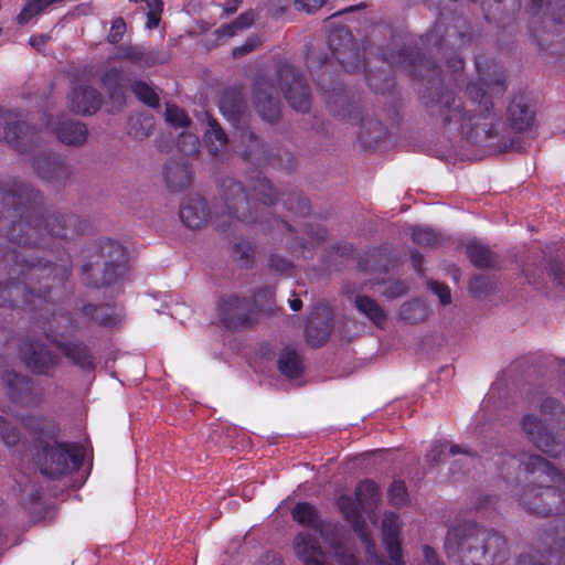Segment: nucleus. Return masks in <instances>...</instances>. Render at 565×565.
<instances>
[{
  "mask_svg": "<svg viewBox=\"0 0 565 565\" xmlns=\"http://www.w3.org/2000/svg\"><path fill=\"white\" fill-rule=\"evenodd\" d=\"M467 98L456 97L452 93H443L428 106L431 114L438 115L449 131H456L476 141L493 136L494 116L492 103L478 84H470Z\"/></svg>",
  "mask_w": 565,
  "mask_h": 565,
  "instance_id": "1",
  "label": "nucleus"
},
{
  "mask_svg": "<svg viewBox=\"0 0 565 565\" xmlns=\"http://www.w3.org/2000/svg\"><path fill=\"white\" fill-rule=\"evenodd\" d=\"M526 486L516 493L530 513L550 515L565 512V475L540 456H529L524 462Z\"/></svg>",
  "mask_w": 565,
  "mask_h": 565,
  "instance_id": "2",
  "label": "nucleus"
},
{
  "mask_svg": "<svg viewBox=\"0 0 565 565\" xmlns=\"http://www.w3.org/2000/svg\"><path fill=\"white\" fill-rule=\"evenodd\" d=\"M447 554L460 565H493L507 555L505 539L472 523L451 529L446 537Z\"/></svg>",
  "mask_w": 565,
  "mask_h": 565,
  "instance_id": "3",
  "label": "nucleus"
},
{
  "mask_svg": "<svg viewBox=\"0 0 565 565\" xmlns=\"http://www.w3.org/2000/svg\"><path fill=\"white\" fill-rule=\"evenodd\" d=\"M222 195L228 210L226 216L220 210L213 215L209 213L207 203L202 198L189 199L180 209V218L190 228L196 230L204 226L211 220L216 226L224 227L230 224V214H236L237 217L247 221L252 220V202L245 194L242 184L235 180L227 179L223 181Z\"/></svg>",
  "mask_w": 565,
  "mask_h": 565,
  "instance_id": "4",
  "label": "nucleus"
},
{
  "mask_svg": "<svg viewBox=\"0 0 565 565\" xmlns=\"http://www.w3.org/2000/svg\"><path fill=\"white\" fill-rule=\"evenodd\" d=\"M76 218L61 214L49 215L44 221L33 218L29 214L20 221L13 220L9 237L14 243L24 246H38L42 244L45 234L55 237H68L74 232Z\"/></svg>",
  "mask_w": 565,
  "mask_h": 565,
  "instance_id": "5",
  "label": "nucleus"
},
{
  "mask_svg": "<svg viewBox=\"0 0 565 565\" xmlns=\"http://www.w3.org/2000/svg\"><path fill=\"white\" fill-rule=\"evenodd\" d=\"M35 460L42 475L52 479L67 475L81 463L75 447L55 440L42 441L36 451Z\"/></svg>",
  "mask_w": 565,
  "mask_h": 565,
  "instance_id": "6",
  "label": "nucleus"
},
{
  "mask_svg": "<svg viewBox=\"0 0 565 565\" xmlns=\"http://www.w3.org/2000/svg\"><path fill=\"white\" fill-rule=\"evenodd\" d=\"M278 83L292 108L302 113L310 109L309 87L295 67L290 65L280 66Z\"/></svg>",
  "mask_w": 565,
  "mask_h": 565,
  "instance_id": "7",
  "label": "nucleus"
},
{
  "mask_svg": "<svg viewBox=\"0 0 565 565\" xmlns=\"http://www.w3.org/2000/svg\"><path fill=\"white\" fill-rule=\"evenodd\" d=\"M0 128L3 130L0 138L20 151H24L35 137L34 129L12 111H0Z\"/></svg>",
  "mask_w": 565,
  "mask_h": 565,
  "instance_id": "8",
  "label": "nucleus"
},
{
  "mask_svg": "<svg viewBox=\"0 0 565 565\" xmlns=\"http://www.w3.org/2000/svg\"><path fill=\"white\" fill-rule=\"evenodd\" d=\"M72 327V320L68 316H60L53 319V329L49 337L57 343L62 352L75 364L86 367L90 365V355L85 345L74 342H60L56 337H64Z\"/></svg>",
  "mask_w": 565,
  "mask_h": 565,
  "instance_id": "9",
  "label": "nucleus"
},
{
  "mask_svg": "<svg viewBox=\"0 0 565 565\" xmlns=\"http://www.w3.org/2000/svg\"><path fill=\"white\" fill-rule=\"evenodd\" d=\"M254 105L259 115L268 120L275 121L279 117V96L271 79L257 78L253 90Z\"/></svg>",
  "mask_w": 565,
  "mask_h": 565,
  "instance_id": "10",
  "label": "nucleus"
},
{
  "mask_svg": "<svg viewBox=\"0 0 565 565\" xmlns=\"http://www.w3.org/2000/svg\"><path fill=\"white\" fill-rule=\"evenodd\" d=\"M253 306L236 295L223 297L217 305L218 317L227 327H238L249 320Z\"/></svg>",
  "mask_w": 565,
  "mask_h": 565,
  "instance_id": "11",
  "label": "nucleus"
},
{
  "mask_svg": "<svg viewBox=\"0 0 565 565\" xmlns=\"http://www.w3.org/2000/svg\"><path fill=\"white\" fill-rule=\"evenodd\" d=\"M338 507L345 518V520L351 523L355 532L358 533L361 542L365 547V552L369 555V562H374L376 565H384L381 559L373 552V544L369 539V534L364 529V525L361 521V514L359 508L355 505L353 499L348 495H341L338 500Z\"/></svg>",
  "mask_w": 565,
  "mask_h": 565,
  "instance_id": "12",
  "label": "nucleus"
},
{
  "mask_svg": "<svg viewBox=\"0 0 565 565\" xmlns=\"http://www.w3.org/2000/svg\"><path fill=\"white\" fill-rule=\"evenodd\" d=\"M332 331V315L330 309L322 305L318 306L308 319L306 327L307 341L311 347L322 345Z\"/></svg>",
  "mask_w": 565,
  "mask_h": 565,
  "instance_id": "13",
  "label": "nucleus"
},
{
  "mask_svg": "<svg viewBox=\"0 0 565 565\" xmlns=\"http://www.w3.org/2000/svg\"><path fill=\"white\" fill-rule=\"evenodd\" d=\"M20 355L25 365L33 372L45 373L55 363L52 353L38 341L24 342L21 345Z\"/></svg>",
  "mask_w": 565,
  "mask_h": 565,
  "instance_id": "14",
  "label": "nucleus"
},
{
  "mask_svg": "<svg viewBox=\"0 0 565 565\" xmlns=\"http://www.w3.org/2000/svg\"><path fill=\"white\" fill-rule=\"evenodd\" d=\"M102 254L108 259L105 264L103 282L111 284L126 273V252L120 244L106 242L102 246Z\"/></svg>",
  "mask_w": 565,
  "mask_h": 565,
  "instance_id": "15",
  "label": "nucleus"
},
{
  "mask_svg": "<svg viewBox=\"0 0 565 565\" xmlns=\"http://www.w3.org/2000/svg\"><path fill=\"white\" fill-rule=\"evenodd\" d=\"M295 554L305 565H323V553L316 536L302 531L299 532L292 542Z\"/></svg>",
  "mask_w": 565,
  "mask_h": 565,
  "instance_id": "16",
  "label": "nucleus"
},
{
  "mask_svg": "<svg viewBox=\"0 0 565 565\" xmlns=\"http://www.w3.org/2000/svg\"><path fill=\"white\" fill-rule=\"evenodd\" d=\"M350 301L360 315L365 317L376 327H383L387 320L384 308L372 297L362 294L349 295Z\"/></svg>",
  "mask_w": 565,
  "mask_h": 565,
  "instance_id": "17",
  "label": "nucleus"
},
{
  "mask_svg": "<svg viewBox=\"0 0 565 565\" xmlns=\"http://www.w3.org/2000/svg\"><path fill=\"white\" fill-rule=\"evenodd\" d=\"M399 521L394 513H386L383 519L384 542L390 554L391 565H404L399 551Z\"/></svg>",
  "mask_w": 565,
  "mask_h": 565,
  "instance_id": "18",
  "label": "nucleus"
},
{
  "mask_svg": "<svg viewBox=\"0 0 565 565\" xmlns=\"http://www.w3.org/2000/svg\"><path fill=\"white\" fill-rule=\"evenodd\" d=\"M292 519L302 526L313 530L327 540V535L332 531L330 525H326L319 518L317 510L308 502H300L291 510Z\"/></svg>",
  "mask_w": 565,
  "mask_h": 565,
  "instance_id": "19",
  "label": "nucleus"
},
{
  "mask_svg": "<svg viewBox=\"0 0 565 565\" xmlns=\"http://www.w3.org/2000/svg\"><path fill=\"white\" fill-rule=\"evenodd\" d=\"M100 106L102 97L93 87H77L71 95V107L77 114H93L96 113Z\"/></svg>",
  "mask_w": 565,
  "mask_h": 565,
  "instance_id": "20",
  "label": "nucleus"
},
{
  "mask_svg": "<svg viewBox=\"0 0 565 565\" xmlns=\"http://www.w3.org/2000/svg\"><path fill=\"white\" fill-rule=\"evenodd\" d=\"M508 119L514 130L523 131L532 126L534 111L523 97H516L508 107Z\"/></svg>",
  "mask_w": 565,
  "mask_h": 565,
  "instance_id": "21",
  "label": "nucleus"
},
{
  "mask_svg": "<svg viewBox=\"0 0 565 565\" xmlns=\"http://www.w3.org/2000/svg\"><path fill=\"white\" fill-rule=\"evenodd\" d=\"M204 142L211 156L221 158L226 153L227 137L220 125L211 116H206Z\"/></svg>",
  "mask_w": 565,
  "mask_h": 565,
  "instance_id": "22",
  "label": "nucleus"
},
{
  "mask_svg": "<svg viewBox=\"0 0 565 565\" xmlns=\"http://www.w3.org/2000/svg\"><path fill=\"white\" fill-rule=\"evenodd\" d=\"M34 168L41 178L50 182L62 181L68 173L67 168L55 157L39 158Z\"/></svg>",
  "mask_w": 565,
  "mask_h": 565,
  "instance_id": "23",
  "label": "nucleus"
},
{
  "mask_svg": "<svg viewBox=\"0 0 565 565\" xmlns=\"http://www.w3.org/2000/svg\"><path fill=\"white\" fill-rule=\"evenodd\" d=\"M54 131L62 142L71 146H81L87 139L86 126L78 121H63Z\"/></svg>",
  "mask_w": 565,
  "mask_h": 565,
  "instance_id": "24",
  "label": "nucleus"
},
{
  "mask_svg": "<svg viewBox=\"0 0 565 565\" xmlns=\"http://www.w3.org/2000/svg\"><path fill=\"white\" fill-rule=\"evenodd\" d=\"M164 180L172 191H181L191 182V171L188 166L179 162H169L164 167Z\"/></svg>",
  "mask_w": 565,
  "mask_h": 565,
  "instance_id": "25",
  "label": "nucleus"
},
{
  "mask_svg": "<svg viewBox=\"0 0 565 565\" xmlns=\"http://www.w3.org/2000/svg\"><path fill=\"white\" fill-rule=\"evenodd\" d=\"M85 312L98 323L107 327L117 326L122 319L121 311L108 305L99 307L89 305L85 307Z\"/></svg>",
  "mask_w": 565,
  "mask_h": 565,
  "instance_id": "26",
  "label": "nucleus"
},
{
  "mask_svg": "<svg viewBox=\"0 0 565 565\" xmlns=\"http://www.w3.org/2000/svg\"><path fill=\"white\" fill-rule=\"evenodd\" d=\"M256 17H257V14L253 10L243 12L232 23L225 24V25L221 26L220 29H217L216 34L220 38L234 36L238 32H243L244 30L250 28L254 24Z\"/></svg>",
  "mask_w": 565,
  "mask_h": 565,
  "instance_id": "27",
  "label": "nucleus"
},
{
  "mask_svg": "<svg viewBox=\"0 0 565 565\" xmlns=\"http://www.w3.org/2000/svg\"><path fill=\"white\" fill-rule=\"evenodd\" d=\"M533 443L543 452L552 457H557L564 450L565 436L555 437L546 430L543 434H537Z\"/></svg>",
  "mask_w": 565,
  "mask_h": 565,
  "instance_id": "28",
  "label": "nucleus"
},
{
  "mask_svg": "<svg viewBox=\"0 0 565 565\" xmlns=\"http://www.w3.org/2000/svg\"><path fill=\"white\" fill-rule=\"evenodd\" d=\"M429 309L426 303L419 300H411L402 305L399 317L409 323L423 322L427 319Z\"/></svg>",
  "mask_w": 565,
  "mask_h": 565,
  "instance_id": "29",
  "label": "nucleus"
},
{
  "mask_svg": "<svg viewBox=\"0 0 565 565\" xmlns=\"http://www.w3.org/2000/svg\"><path fill=\"white\" fill-rule=\"evenodd\" d=\"M328 43L334 56L341 64H344L345 60L343 57V52L345 50H351L352 47L351 34L349 31L347 29H339L332 32L328 38Z\"/></svg>",
  "mask_w": 565,
  "mask_h": 565,
  "instance_id": "30",
  "label": "nucleus"
},
{
  "mask_svg": "<svg viewBox=\"0 0 565 565\" xmlns=\"http://www.w3.org/2000/svg\"><path fill=\"white\" fill-rule=\"evenodd\" d=\"M467 254L471 263L480 268L491 267L495 257L488 246L472 242L467 246Z\"/></svg>",
  "mask_w": 565,
  "mask_h": 565,
  "instance_id": "31",
  "label": "nucleus"
},
{
  "mask_svg": "<svg viewBox=\"0 0 565 565\" xmlns=\"http://www.w3.org/2000/svg\"><path fill=\"white\" fill-rule=\"evenodd\" d=\"M278 369L286 376H298L301 372V362L297 352L290 348L282 350L278 360Z\"/></svg>",
  "mask_w": 565,
  "mask_h": 565,
  "instance_id": "32",
  "label": "nucleus"
},
{
  "mask_svg": "<svg viewBox=\"0 0 565 565\" xmlns=\"http://www.w3.org/2000/svg\"><path fill=\"white\" fill-rule=\"evenodd\" d=\"M252 190L254 198L266 206L273 205L277 200V194L266 178L258 177L254 181Z\"/></svg>",
  "mask_w": 565,
  "mask_h": 565,
  "instance_id": "33",
  "label": "nucleus"
},
{
  "mask_svg": "<svg viewBox=\"0 0 565 565\" xmlns=\"http://www.w3.org/2000/svg\"><path fill=\"white\" fill-rule=\"evenodd\" d=\"M355 495L359 505L366 509L377 500V486L370 480L363 481L356 487Z\"/></svg>",
  "mask_w": 565,
  "mask_h": 565,
  "instance_id": "34",
  "label": "nucleus"
},
{
  "mask_svg": "<svg viewBox=\"0 0 565 565\" xmlns=\"http://www.w3.org/2000/svg\"><path fill=\"white\" fill-rule=\"evenodd\" d=\"M134 94L143 104L156 108L159 107V96L156 90L146 82L137 81L131 85Z\"/></svg>",
  "mask_w": 565,
  "mask_h": 565,
  "instance_id": "35",
  "label": "nucleus"
},
{
  "mask_svg": "<svg viewBox=\"0 0 565 565\" xmlns=\"http://www.w3.org/2000/svg\"><path fill=\"white\" fill-rule=\"evenodd\" d=\"M220 109L230 120H236L244 111V105L236 96H225L220 104Z\"/></svg>",
  "mask_w": 565,
  "mask_h": 565,
  "instance_id": "36",
  "label": "nucleus"
},
{
  "mask_svg": "<svg viewBox=\"0 0 565 565\" xmlns=\"http://www.w3.org/2000/svg\"><path fill=\"white\" fill-rule=\"evenodd\" d=\"M164 117L167 122L175 128L185 127L190 124V118L185 111L175 105L167 104Z\"/></svg>",
  "mask_w": 565,
  "mask_h": 565,
  "instance_id": "37",
  "label": "nucleus"
},
{
  "mask_svg": "<svg viewBox=\"0 0 565 565\" xmlns=\"http://www.w3.org/2000/svg\"><path fill=\"white\" fill-rule=\"evenodd\" d=\"M142 57V46L139 45H121L118 47L113 60L120 61L127 60L138 66H140Z\"/></svg>",
  "mask_w": 565,
  "mask_h": 565,
  "instance_id": "38",
  "label": "nucleus"
},
{
  "mask_svg": "<svg viewBox=\"0 0 565 565\" xmlns=\"http://www.w3.org/2000/svg\"><path fill=\"white\" fill-rule=\"evenodd\" d=\"M153 129V122L152 119L149 117H142L136 119L129 128V135L137 139L142 140L150 136Z\"/></svg>",
  "mask_w": 565,
  "mask_h": 565,
  "instance_id": "39",
  "label": "nucleus"
},
{
  "mask_svg": "<svg viewBox=\"0 0 565 565\" xmlns=\"http://www.w3.org/2000/svg\"><path fill=\"white\" fill-rule=\"evenodd\" d=\"M169 61V54L161 50L147 51L142 47V57L140 67H153L162 65Z\"/></svg>",
  "mask_w": 565,
  "mask_h": 565,
  "instance_id": "40",
  "label": "nucleus"
},
{
  "mask_svg": "<svg viewBox=\"0 0 565 565\" xmlns=\"http://www.w3.org/2000/svg\"><path fill=\"white\" fill-rule=\"evenodd\" d=\"M178 147L185 156H195L200 150V141L195 135L183 132L178 139Z\"/></svg>",
  "mask_w": 565,
  "mask_h": 565,
  "instance_id": "41",
  "label": "nucleus"
},
{
  "mask_svg": "<svg viewBox=\"0 0 565 565\" xmlns=\"http://www.w3.org/2000/svg\"><path fill=\"white\" fill-rule=\"evenodd\" d=\"M413 241L419 245L434 246L439 242V235L429 228H414Z\"/></svg>",
  "mask_w": 565,
  "mask_h": 565,
  "instance_id": "42",
  "label": "nucleus"
},
{
  "mask_svg": "<svg viewBox=\"0 0 565 565\" xmlns=\"http://www.w3.org/2000/svg\"><path fill=\"white\" fill-rule=\"evenodd\" d=\"M274 291L271 288H264L254 296L253 306L259 310H270L273 306Z\"/></svg>",
  "mask_w": 565,
  "mask_h": 565,
  "instance_id": "43",
  "label": "nucleus"
},
{
  "mask_svg": "<svg viewBox=\"0 0 565 565\" xmlns=\"http://www.w3.org/2000/svg\"><path fill=\"white\" fill-rule=\"evenodd\" d=\"M522 424H523V429L532 438L533 441H534V437H536L537 434H543L544 431H546L543 423L539 418H536L535 416H532V415L524 416Z\"/></svg>",
  "mask_w": 565,
  "mask_h": 565,
  "instance_id": "44",
  "label": "nucleus"
},
{
  "mask_svg": "<svg viewBox=\"0 0 565 565\" xmlns=\"http://www.w3.org/2000/svg\"><path fill=\"white\" fill-rule=\"evenodd\" d=\"M541 412L545 416H563L565 414L563 405L551 397H547L541 404Z\"/></svg>",
  "mask_w": 565,
  "mask_h": 565,
  "instance_id": "45",
  "label": "nucleus"
},
{
  "mask_svg": "<svg viewBox=\"0 0 565 565\" xmlns=\"http://www.w3.org/2000/svg\"><path fill=\"white\" fill-rule=\"evenodd\" d=\"M429 288L439 298L441 305L447 306L451 302V292L448 286L438 281H429Z\"/></svg>",
  "mask_w": 565,
  "mask_h": 565,
  "instance_id": "46",
  "label": "nucleus"
},
{
  "mask_svg": "<svg viewBox=\"0 0 565 565\" xmlns=\"http://www.w3.org/2000/svg\"><path fill=\"white\" fill-rule=\"evenodd\" d=\"M391 501L398 505L406 501V487L402 481H394L388 490Z\"/></svg>",
  "mask_w": 565,
  "mask_h": 565,
  "instance_id": "47",
  "label": "nucleus"
},
{
  "mask_svg": "<svg viewBox=\"0 0 565 565\" xmlns=\"http://www.w3.org/2000/svg\"><path fill=\"white\" fill-rule=\"evenodd\" d=\"M0 436L9 446L15 445L19 440V435L15 429L2 418H0Z\"/></svg>",
  "mask_w": 565,
  "mask_h": 565,
  "instance_id": "48",
  "label": "nucleus"
},
{
  "mask_svg": "<svg viewBox=\"0 0 565 565\" xmlns=\"http://www.w3.org/2000/svg\"><path fill=\"white\" fill-rule=\"evenodd\" d=\"M126 32V23L121 18H117L110 28L107 40L111 44L118 43Z\"/></svg>",
  "mask_w": 565,
  "mask_h": 565,
  "instance_id": "49",
  "label": "nucleus"
},
{
  "mask_svg": "<svg viewBox=\"0 0 565 565\" xmlns=\"http://www.w3.org/2000/svg\"><path fill=\"white\" fill-rule=\"evenodd\" d=\"M260 44H262V39L259 36H252L243 45L234 47L233 55L235 57L243 56L247 53H250L255 49H257Z\"/></svg>",
  "mask_w": 565,
  "mask_h": 565,
  "instance_id": "50",
  "label": "nucleus"
},
{
  "mask_svg": "<svg viewBox=\"0 0 565 565\" xmlns=\"http://www.w3.org/2000/svg\"><path fill=\"white\" fill-rule=\"evenodd\" d=\"M408 290V287L403 281H393L391 282L385 290L383 291V295L387 299H395L398 297L404 296Z\"/></svg>",
  "mask_w": 565,
  "mask_h": 565,
  "instance_id": "51",
  "label": "nucleus"
},
{
  "mask_svg": "<svg viewBox=\"0 0 565 565\" xmlns=\"http://www.w3.org/2000/svg\"><path fill=\"white\" fill-rule=\"evenodd\" d=\"M2 380L11 388V394H14L15 388L28 386V381L24 377H21L18 374H15L14 372L4 373Z\"/></svg>",
  "mask_w": 565,
  "mask_h": 565,
  "instance_id": "52",
  "label": "nucleus"
},
{
  "mask_svg": "<svg viewBox=\"0 0 565 565\" xmlns=\"http://www.w3.org/2000/svg\"><path fill=\"white\" fill-rule=\"evenodd\" d=\"M326 3V0H295L294 4L297 10H303L311 13L320 9Z\"/></svg>",
  "mask_w": 565,
  "mask_h": 565,
  "instance_id": "53",
  "label": "nucleus"
},
{
  "mask_svg": "<svg viewBox=\"0 0 565 565\" xmlns=\"http://www.w3.org/2000/svg\"><path fill=\"white\" fill-rule=\"evenodd\" d=\"M15 195L19 196L20 203H22V201L24 199L29 200V199H31L33 196V191L28 185L22 184V185L19 186V189L14 193L9 194L7 196V199H6L7 202L8 203H14Z\"/></svg>",
  "mask_w": 565,
  "mask_h": 565,
  "instance_id": "54",
  "label": "nucleus"
},
{
  "mask_svg": "<svg viewBox=\"0 0 565 565\" xmlns=\"http://www.w3.org/2000/svg\"><path fill=\"white\" fill-rule=\"evenodd\" d=\"M483 286H486V279L482 276L475 277L470 281V290L480 296L483 292Z\"/></svg>",
  "mask_w": 565,
  "mask_h": 565,
  "instance_id": "55",
  "label": "nucleus"
},
{
  "mask_svg": "<svg viewBox=\"0 0 565 565\" xmlns=\"http://www.w3.org/2000/svg\"><path fill=\"white\" fill-rule=\"evenodd\" d=\"M47 40L49 38L46 35H35L30 39V45L35 50L41 51Z\"/></svg>",
  "mask_w": 565,
  "mask_h": 565,
  "instance_id": "56",
  "label": "nucleus"
},
{
  "mask_svg": "<svg viewBox=\"0 0 565 565\" xmlns=\"http://www.w3.org/2000/svg\"><path fill=\"white\" fill-rule=\"evenodd\" d=\"M119 76H120L119 72H117V71L110 72V73L106 74V76L104 77V83L106 85H109L113 81L116 83L117 79L119 78Z\"/></svg>",
  "mask_w": 565,
  "mask_h": 565,
  "instance_id": "57",
  "label": "nucleus"
},
{
  "mask_svg": "<svg viewBox=\"0 0 565 565\" xmlns=\"http://www.w3.org/2000/svg\"><path fill=\"white\" fill-rule=\"evenodd\" d=\"M289 306L294 311H299L302 308V301L299 298L289 300Z\"/></svg>",
  "mask_w": 565,
  "mask_h": 565,
  "instance_id": "58",
  "label": "nucleus"
},
{
  "mask_svg": "<svg viewBox=\"0 0 565 565\" xmlns=\"http://www.w3.org/2000/svg\"><path fill=\"white\" fill-rule=\"evenodd\" d=\"M25 425L42 431L44 423H39V420H36V419H29Z\"/></svg>",
  "mask_w": 565,
  "mask_h": 565,
  "instance_id": "59",
  "label": "nucleus"
},
{
  "mask_svg": "<svg viewBox=\"0 0 565 565\" xmlns=\"http://www.w3.org/2000/svg\"><path fill=\"white\" fill-rule=\"evenodd\" d=\"M450 452H451L452 455H457V454H460V452H465V454H467V450L462 449V448H461L460 446H458V445H454V446H451V447H450Z\"/></svg>",
  "mask_w": 565,
  "mask_h": 565,
  "instance_id": "60",
  "label": "nucleus"
},
{
  "mask_svg": "<svg viewBox=\"0 0 565 565\" xmlns=\"http://www.w3.org/2000/svg\"><path fill=\"white\" fill-rule=\"evenodd\" d=\"M412 257H413V262H414L415 267H417L420 264V262H422L420 255L417 254V253H414L412 255Z\"/></svg>",
  "mask_w": 565,
  "mask_h": 565,
  "instance_id": "61",
  "label": "nucleus"
},
{
  "mask_svg": "<svg viewBox=\"0 0 565 565\" xmlns=\"http://www.w3.org/2000/svg\"><path fill=\"white\" fill-rule=\"evenodd\" d=\"M23 213L24 212H20L19 209H14L9 217H11L12 220L18 215L23 217Z\"/></svg>",
  "mask_w": 565,
  "mask_h": 565,
  "instance_id": "62",
  "label": "nucleus"
},
{
  "mask_svg": "<svg viewBox=\"0 0 565 565\" xmlns=\"http://www.w3.org/2000/svg\"><path fill=\"white\" fill-rule=\"evenodd\" d=\"M452 66H454L455 71L461 70L462 68V61L461 60H455Z\"/></svg>",
  "mask_w": 565,
  "mask_h": 565,
  "instance_id": "63",
  "label": "nucleus"
},
{
  "mask_svg": "<svg viewBox=\"0 0 565 565\" xmlns=\"http://www.w3.org/2000/svg\"><path fill=\"white\" fill-rule=\"evenodd\" d=\"M248 137H249V139H250V141H252V143H253V145H252V146H253V148H258V141H257V139H256V138H254V136H252V135H249Z\"/></svg>",
  "mask_w": 565,
  "mask_h": 565,
  "instance_id": "64",
  "label": "nucleus"
}]
</instances>
